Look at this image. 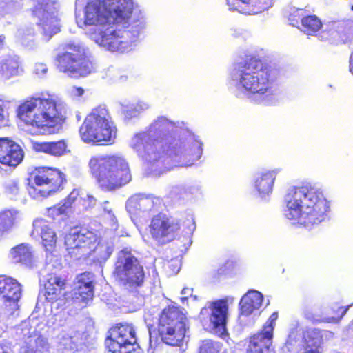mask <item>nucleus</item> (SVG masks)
Instances as JSON below:
<instances>
[{
  "label": "nucleus",
  "instance_id": "aec40b11",
  "mask_svg": "<svg viewBox=\"0 0 353 353\" xmlns=\"http://www.w3.org/2000/svg\"><path fill=\"white\" fill-rule=\"evenodd\" d=\"M0 293L9 303L11 310L19 309L18 302L21 296V288L15 279L6 275H0Z\"/></svg>",
  "mask_w": 353,
  "mask_h": 353
},
{
  "label": "nucleus",
  "instance_id": "72a5a7b5",
  "mask_svg": "<svg viewBox=\"0 0 353 353\" xmlns=\"http://www.w3.org/2000/svg\"><path fill=\"white\" fill-rule=\"evenodd\" d=\"M19 57L17 56H8L1 63V71L7 77H11L18 74Z\"/></svg>",
  "mask_w": 353,
  "mask_h": 353
},
{
  "label": "nucleus",
  "instance_id": "7ed1b4c3",
  "mask_svg": "<svg viewBox=\"0 0 353 353\" xmlns=\"http://www.w3.org/2000/svg\"><path fill=\"white\" fill-rule=\"evenodd\" d=\"M277 76L276 70L251 59L231 73L228 85L239 98L248 99L256 104L274 105L278 101Z\"/></svg>",
  "mask_w": 353,
  "mask_h": 353
},
{
  "label": "nucleus",
  "instance_id": "cd10ccee",
  "mask_svg": "<svg viewBox=\"0 0 353 353\" xmlns=\"http://www.w3.org/2000/svg\"><path fill=\"white\" fill-rule=\"evenodd\" d=\"M320 344L319 332L315 329H307L303 332V344L299 353H321Z\"/></svg>",
  "mask_w": 353,
  "mask_h": 353
},
{
  "label": "nucleus",
  "instance_id": "4c0bfd02",
  "mask_svg": "<svg viewBox=\"0 0 353 353\" xmlns=\"http://www.w3.org/2000/svg\"><path fill=\"white\" fill-rule=\"evenodd\" d=\"M10 104L11 106H13L14 108H17V117L21 119V108H22V103H20V101H16L15 100L13 101H2L0 99V123L3 121L5 119V114H4V110L3 107L6 106V104Z\"/></svg>",
  "mask_w": 353,
  "mask_h": 353
},
{
  "label": "nucleus",
  "instance_id": "a878e982",
  "mask_svg": "<svg viewBox=\"0 0 353 353\" xmlns=\"http://www.w3.org/2000/svg\"><path fill=\"white\" fill-rule=\"evenodd\" d=\"M319 39L321 41H330L332 43H339L345 42L347 37L345 35L344 23L342 22L332 21L323 26Z\"/></svg>",
  "mask_w": 353,
  "mask_h": 353
},
{
  "label": "nucleus",
  "instance_id": "b1692460",
  "mask_svg": "<svg viewBox=\"0 0 353 353\" xmlns=\"http://www.w3.org/2000/svg\"><path fill=\"white\" fill-rule=\"evenodd\" d=\"M279 168L265 170L256 174L254 179V188L261 198H265L272 193L274 181Z\"/></svg>",
  "mask_w": 353,
  "mask_h": 353
},
{
  "label": "nucleus",
  "instance_id": "c756f323",
  "mask_svg": "<svg viewBox=\"0 0 353 353\" xmlns=\"http://www.w3.org/2000/svg\"><path fill=\"white\" fill-rule=\"evenodd\" d=\"M57 349L62 353H70L77 350L79 336L74 332L62 331L57 337Z\"/></svg>",
  "mask_w": 353,
  "mask_h": 353
},
{
  "label": "nucleus",
  "instance_id": "9b49d317",
  "mask_svg": "<svg viewBox=\"0 0 353 353\" xmlns=\"http://www.w3.org/2000/svg\"><path fill=\"white\" fill-rule=\"evenodd\" d=\"M59 71L71 77L77 78L89 74L92 63L85 56V50L79 43L70 42L65 45V52L57 58Z\"/></svg>",
  "mask_w": 353,
  "mask_h": 353
},
{
  "label": "nucleus",
  "instance_id": "052dcab7",
  "mask_svg": "<svg viewBox=\"0 0 353 353\" xmlns=\"http://www.w3.org/2000/svg\"><path fill=\"white\" fill-rule=\"evenodd\" d=\"M83 0H77L76 1V5L78 3H81V2H83Z\"/></svg>",
  "mask_w": 353,
  "mask_h": 353
},
{
  "label": "nucleus",
  "instance_id": "79ce46f5",
  "mask_svg": "<svg viewBox=\"0 0 353 353\" xmlns=\"http://www.w3.org/2000/svg\"><path fill=\"white\" fill-rule=\"evenodd\" d=\"M139 205L140 207V212L150 211L154 208V199L150 196L140 194V201Z\"/></svg>",
  "mask_w": 353,
  "mask_h": 353
},
{
  "label": "nucleus",
  "instance_id": "f03ea898",
  "mask_svg": "<svg viewBox=\"0 0 353 353\" xmlns=\"http://www.w3.org/2000/svg\"><path fill=\"white\" fill-rule=\"evenodd\" d=\"M129 146L148 164L154 172L162 168L188 167L194 165L203 153L202 143L192 134L172 139L165 144L152 138L148 130L134 134Z\"/></svg>",
  "mask_w": 353,
  "mask_h": 353
},
{
  "label": "nucleus",
  "instance_id": "864d4df0",
  "mask_svg": "<svg viewBox=\"0 0 353 353\" xmlns=\"http://www.w3.org/2000/svg\"><path fill=\"white\" fill-rule=\"evenodd\" d=\"M192 289L185 288L182 290L181 294L185 296L192 295ZM188 296H184L181 298V301L183 302L185 299H187Z\"/></svg>",
  "mask_w": 353,
  "mask_h": 353
},
{
  "label": "nucleus",
  "instance_id": "13d9d810",
  "mask_svg": "<svg viewBox=\"0 0 353 353\" xmlns=\"http://www.w3.org/2000/svg\"><path fill=\"white\" fill-rule=\"evenodd\" d=\"M52 266H53V265L50 264V263H48L46 265V269L50 270Z\"/></svg>",
  "mask_w": 353,
  "mask_h": 353
},
{
  "label": "nucleus",
  "instance_id": "ea45409f",
  "mask_svg": "<svg viewBox=\"0 0 353 353\" xmlns=\"http://www.w3.org/2000/svg\"><path fill=\"white\" fill-rule=\"evenodd\" d=\"M102 208L105 212L106 218L110 220L112 229L116 230L117 228V219L113 213L111 204L108 201H105L102 204Z\"/></svg>",
  "mask_w": 353,
  "mask_h": 353
},
{
  "label": "nucleus",
  "instance_id": "6e6552de",
  "mask_svg": "<svg viewBox=\"0 0 353 353\" xmlns=\"http://www.w3.org/2000/svg\"><path fill=\"white\" fill-rule=\"evenodd\" d=\"M117 127L105 105H99L86 117L79 130L85 143H112L117 137Z\"/></svg>",
  "mask_w": 353,
  "mask_h": 353
},
{
  "label": "nucleus",
  "instance_id": "6ab92c4d",
  "mask_svg": "<svg viewBox=\"0 0 353 353\" xmlns=\"http://www.w3.org/2000/svg\"><path fill=\"white\" fill-rule=\"evenodd\" d=\"M94 275L91 272H84L77 277L73 290V301L80 307L87 306L94 296Z\"/></svg>",
  "mask_w": 353,
  "mask_h": 353
},
{
  "label": "nucleus",
  "instance_id": "a18cd8bd",
  "mask_svg": "<svg viewBox=\"0 0 353 353\" xmlns=\"http://www.w3.org/2000/svg\"><path fill=\"white\" fill-rule=\"evenodd\" d=\"M9 258L14 263L22 261V244H19L10 250Z\"/></svg>",
  "mask_w": 353,
  "mask_h": 353
},
{
  "label": "nucleus",
  "instance_id": "f3484780",
  "mask_svg": "<svg viewBox=\"0 0 353 353\" xmlns=\"http://www.w3.org/2000/svg\"><path fill=\"white\" fill-rule=\"evenodd\" d=\"M149 228L152 239L163 244L174 239L180 226L176 220L159 214L152 218Z\"/></svg>",
  "mask_w": 353,
  "mask_h": 353
},
{
  "label": "nucleus",
  "instance_id": "e433bc0d",
  "mask_svg": "<svg viewBox=\"0 0 353 353\" xmlns=\"http://www.w3.org/2000/svg\"><path fill=\"white\" fill-rule=\"evenodd\" d=\"M221 349L220 343L212 340H205L201 343L199 353H219Z\"/></svg>",
  "mask_w": 353,
  "mask_h": 353
},
{
  "label": "nucleus",
  "instance_id": "9d476101",
  "mask_svg": "<svg viewBox=\"0 0 353 353\" xmlns=\"http://www.w3.org/2000/svg\"><path fill=\"white\" fill-rule=\"evenodd\" d=\"M187 319L178 307L165 308L159 319L158 332L162 341L169 345L180 346L186 337Z\"/></svg>",
  "mask_w": 353,
  "mask_h": 353
},
{
  "label": "nucleus",
  "instance_id": "393cba45",
  "mask_svg": "<svg viewBox=\"0 0 353 353\" xmlns=\"http://www.w3.org/2000/svg\"><path fill=\"white\" fill-rule=\"evenodd\" d=\"M183 125L182 122H174L165 117L159 116L151 123L147 130L155 138L164 137L171 132H176Z\"/></svg>",
  "mask_w": 353,
  "mask_h": 353
},
{
  "label": "nucleus",
  "instance_id": "de8ad7c7",
  "mask_svg": "<svg viewBox=\"0 0 353 353\" xmlns=\"http://www.w3.org/2000/svg\"><path fill=\"white\" fill-rule=\"evenodd\" d=\"M229 10L238 11L237 8H248L249 0H226Z\"/></svg>",
  "mask_w": 353,
  "mask_h": 353
},
{
  "label": "nucleus",
  "instance_id": "6e6d98bb",
  "mask_svg": "<svg viewBox=\"0 0 353 353\" xmlns=\"http://www.w3.org/2000/svg\"><path fill=\"white\" fill-rule=\"evenodd\" d=\"M294 332H295L294 331H292L290 333L288 343H292L293 338H294Z\"/></svg>",
  "mask_w": 353,
  "mask_h": 353
},
{
  "label": "nucleus",
  "instance_id": "c9c22d12",
  "mask_svg": "<svg viewBox=\"0 0 353 353\" xmlns=\"http://www.w3.org/2000/svg\"><path fill=\"white\" fill-rule=\"evenodd\" d=\"M70 208V202H64L61 204L59 203L53 207L47 209L46 215L52 219H55L57 216L63 214L67 212V210Z\"/></svg>",
  "mask_w": 353,
  "mask_h": 353
},
{
  "label": "nucleus",
  "instance_id": "f704fd0d",
  "mask_svg": "<svg viewBox=\"0 0 353 353\" xmlns=\"http://www.w3.org/2000/svg\"><path fill=\"white\" fill-rule=\"evenodd\" d=\"M272 5V0H254L252 8H237L238 12L245 14H254L261 12Z\"/></svg>",
  "mask_w": 353,
  "mask_h": 353
},
{
  "label": "nucleus",
  "instance_id": "09e8293b",
  "mask_svg": "<svg viewBox=\"0 0 353 353\" xmlns=\"http://www.w3.org/2000/svg\"><path fill=\"white\" fill-rule=\"evenodd\" d=\"M33 72L39 78H43L47 72L48 68L46 64L42 63H37L34 65Z\"/></svg>",
  "mask_w": 353,
  "mask_h": 353
},
{
  "label": "nucleus",
  "instance_id": "c85d7f7f",
  "mask_svg": "<svg viewBox=\"0 0 353 353\" xmlns=\"http://www.w3.org/2000/svg\"><path fill=\"white\" fill-rule=\"evenodd\" d=\"M65 282L55 275H50L45 284L46 298L50 302H53L64 295L63 292Z\"/></svg>",
  "mask_w": 353,
  "mask_h": 353
},
{
  "label": "nucleus",
  "instance_id": "c03bdc74",
  "mask_svg": "<svg viewBox=\"0 0 353 353\" xmlns=\"http://www.w3.org/2000/svg\"><path fill=\"white\" fill-rule=\"evenodd\" d=\"M6 192L11 197H14L19 194L20 191L19 180H10L6 185Z\"/></svg>",
  "mask_w": 353,
  "mask_h": 353
},
{
  "label": "nucleus",
  "instance_id": "680f3d73",
  "mask_svg": "<svg viewBox=\"0 0 353 353\" xmlns=\"http://www.w3.org/2000/svg\"><path fill=\"white\" fill-rule=\"evenodd\" d=\"M351 9L353 10V4L351 6Z\"/></svg>",
  "mask_w": 353,
  "mask_h": 353
},
{
  "label": "nucleus",
  "instance_id": "0eeeda50",
  "mask_svg": "<svg viewBox=\"0 0 353 353\" xmlns=\"http://www.w3.org/2000/svg\"><path fill=\"white\" fill-rule=\"evenodd\" d=\"M92 231L72 228L65 236V246L68 255L74 259L86 257L93 253L99 262L106 261L113 252V244L105 240L99 241Z\"/></svg>",
  "mask_w": 353,
  "mask_h": 353
},
{
  "label": "nucleus",
  "instance_id": "603ef678",
  "mask_svg": "<svg viewBox=\"0 0 353 353\" xmlns=\"http://www.w3.org/2000/svg\"><path fill=\"white\" fill-rule=\"evenodd\" d=\"M350 306H348L347 308L343 309V307H341L339 309V312H340V316L339 317H332L331 319L332 322H339L341 319L345 314L346 312L347 311Z\"/></svg>",
  "mask_w": 353,
  "mask_h": 353
},
{
  "label": "nucleus",
  "instance_id": "7c9ffc66",
  "mask_svg": "<svg viewBox=\"0 0 353 353\" xmlns=\"http://www.w3.org/2000/svg\"><path fill=\"white\" fill-rule=\"evenodd\" d=\"M150 108V104L145 101H138L130 105H121V110L126 119L139 117Z\"/></svg>",
  "mask_w": 353,
  "mask_h": 353
},
{
  "label": "nucleus",
  "instance_id": "2f4dec72",
  "mask_svg": "<svg viewBox=\"0 0 353 353\" xmlns=\"http://www.w3.org/2000/svg\"><path fill=\"white\" fill-rule=\"evenodd\" d=\"M301 30L310 35H313L323 28L321 21L316 15H307L301 19Z\"/></svg>",
  "mask_w": 353,
  "mask_h": 353
},
{
  "label": "nucleus",
  "instance_id": "58836bf2",
  "mask_svg": "<svg viewBox=\"0 0 353 353\" xmlns=\"http://www.w3.org/2000/svg\"><path fill=\"white\" fill-rule=\"evenodd\" d=\"M140 194L131 196L126 202V210L131 214H137L140 212L139 207Z\"/></svg>",
  "mask_w": 353,
  "mask_h": 353
},
{
  "label": "nucleus",
  "instance_id": "5701e85b",
  "mask_svg": "<svg viewBox=\"0 0 353 353\" xmlns=\"http://www.w3.org/2000/svg\"><path fill=\"white\" fill-rule=\"evenodd\" d=\"M30 148L37 152H43L55 157L64 156L70 152L65 140L50 142L30 140Z\"/></svg>",
  "mask_w": 353,
  "mask_h": 353
},
{
  "label": "nucleus",
  "instance_id": "a211bd4d",
  "mask_svg": "<svg viewBox=\"0 0 353 353\" xmlns=\"http://www.w3.org/2000/svg\"><path fill=\"white\" fill-rule=\"evenodd\" d=\"M30 325V335L23 347V353H46L50 351V345L46 337L40 334L45 327L43 321L37 319L36 312H33L29 318Z\"/></svg>",
  "mask_w": 353,
  "mask_h": 353
},
{
  "label": "nucleus",
  "instance_id": "49530a36",
  "mask_svg": "<svg viewBox=\"0 0 353 353\" xmlns=\"http://www.w3.org/2000/svg\"><path fill=\"white\" fill-rule=\"evenodd\" d=\"M85 91L81 87L70 86L67 90V94L73 99H77L83 95Z\"/></svg>",
  "mask_w": 353,
  "mask_h": 353
},
{
  "label": "nucleus",
  "instance_id": "39448f33",
  "mask_svg": "<svg viewBox=\"0 0 353 353\" xmlns=\"http://www.w3.org/2000/svg\"><path fill=\"white\" fill-rule=\"evenodd\" d=\"M65 119V105L53 97H32L23 101V131L28 134H57Z\"/></svg>",
  "mask_w": 353,
  "mask_h": 353
},
{
  "label": "nucleus",
  "instance_id": "0e129e2a",
  "mask_svg": "<svg viewBox=\"0 0 353 353\" xmlns=\"http://www.w3.org/2000/svg\"><path fill=\"white\" fill-rule=\"evenodd\" d=\"M0 353H6V352H0Z\"/></svg>",
  "mask_w": 353,
  "mask_h": 353
},
{
  "label": "nucleus",
  "instance_id": "ddd939ff",
  "mask_svg": "<svg viewBox=\"0 0 353 353\" xmlns=\"http://www.w3.org/2000/svg\"><path fill=\"white\" fill-rule=\"evenodd\" d=\"M113 273L117 279L129 286L141 285L145 278L143 266L127 248L118 253Z\"/></svg>",
  "mask_w": 353,
  "mask_h": 353
},
{
  "label": "nucleus",
  "instance_id": "473e14b6",
  "mask_svg": "<svg viewBox=\"0 0 353 353\" xmlns=\"http://www.w3.org/2000/svg\"><path fill=\"white\" fill-rule=\"evenodd\" d=\"M19 212L15 210H8L0 213V234L10 230L18 215Z\"/></svg>",
  "mask_w": 353,
  "mask_h": 353
},
{
  "label": "nucleus",
  "instance_id": "f257e3e1",
  "mask_svg": "<svg viewBox=\"0 0 353 353\" xmlns=\"http://www.w3.org/2000/svg\"><path fill=\"white\" fill-rule=\"evenodd\" d=\"M76 21L95 43L119 53L135 48L145 25L143 12L132 0H90L82 15L76 13Z\"/></svg>",
  "mask_w": 353,
  "mask_h": 353
},
{
  "label": "nucleus",
  "instance_id": "bf43d9fd",
  "mask_svg": "<svg viewBox=\"0 0 353 353\" xmlns=\"http://www.w3.org/2000/svg\"><path fill=\"white\" fill-rule=\"evenodd\" d=\"M127 79V77L126 76H121L120 77V80L122 81H125Z\"/></svg>",
  "mask_w": 353,
  "mask_h": 353
},
{
  "label": "nucleus",
  "instance_id": "4d7b16f0",
  "mask_svg": "<svg viewBox=\"0 0 353 353\" xmlns=\"http://www.w3.org/2000/svg\"><path fill=\"white\" fill-rule=\"evenodd\" d=\"M4 40L5 37L3 35H0V48L3 45Z\"/></svg>",
  "mask_w": 353,
  "mask_h": 353
},
{
  "label": "nucleus",
  "instance_id": "37998d69",
  "mask_svg": "<svg viewBox=\"0 0 353 353\" xmlns=\"http://www.w3.org/2000/svg\"><path fill=\"white\" fill-rule=\"evenodd\" d=\"M23 265L32 268L36 262L35 258L31 250V248L23 244Z\"/></svg>",
  "mask_w": 353,
  "mask_h": 353
},
{
  "label": "nucleus",
  "instance_id": "423d86ee",
  "mask_svg": "<svg viewBox=\"0 0 353 353\" xmlns=\"http://www.w3.org/2000/svg\"><path fill=\"white\" fill-rule=\"evenodd\" d=\"M89 168L99 185L105 190L119 189L132 179L128 162L119 156L92 157Z\"/></svg>",
  "mask_w": 353,
  "mask_h": 353
},
{
  "label": "nucleus",
  "instance_id": "1a4fd4ad",
  "mask_svg": "<svg viewBox=\"0 0 353 353\" xmlns=\"http://www.w3.org/2000/svg\"><path fill=\"white\" fill-rule=\"evenodd\" d=\"M28 190L33 199L46 198L63 189L65 174L50 167L36 168L30 175Z\"/></svg>",
  "mask_w": 353,
  "mask_h": 353
},
{
  "label": "nucleus",
  "instance_id": "bb28decb",
  "mask_svg": "<svg viewBox=\"0 0 353 353\" xmlns=\"http://www.w3.org/2000/svg\"><path fill=\"white\" fill-rule=\"evenodd\" d=\"M33 228L32 234L35 232L40 234L43 246L47 251L51 250L57 242V236L54 231L43 219L34 221Z\"/></svg>",
  "mask_w": 353,
  "mask_h": 353
},
{
  "label": "nucleus",
  "instance_id": "e2e57ef3",
  "mask_svg": "<svg viewBox=\"0 0 353 353\" xmlns=\"http://www.w3.org/2000/svg\"><path fill=\"white\" fill-rule=\"evenodd\" d=\"M143 239L144 241H146V239H145L144 236H143Z\"/></svg>",
  "mask_w": 353,
  "mask_h": 353
},
{
  "label": "nucleus",
  "instance_id": "412c9836",
  "mask_svg": "<svg viewBox=\"0 0 353 353\" xmlns=\"http://www.w3.org/2000/svg\"><path fill=\"white\" fill-rule=\"evenodd\" d=\"M21 161L22 150L20 145L6 137H0V163L14 168Z\"/></svg>",
  "mask_w": 353,
  "mask_h": 353
},
{
  "label": "nucleus",
  "instance_id": "2eb2a0df",
  "mask_svg": "<svg viewBox=\"0 0 353 353\" xmlns=\"http://www.w3.org/2000/svg\"><path fill=\"white\" fill-rule=\"evenodd\" d=\"M137 341L134 328L126 323L110 329L105 344L110 353H141Z\"/></svg>",
  "mask_w": 353,
  "mask_h": 353
},
{
  "label": "nucleus",
  "instance_id": "8fccbe9b",
  "mask_svg": "<svg viewBox=\"0 0 353 353\" xmlns=\"http://www.w3.org/2000/svg\"><path fill=\"white\" fill-rule=\"evenodd\" d=\"M79 195V191L77 190H74L68 196V198L64 201V202H70V207L72 206V203L77 199Z\"/></svg>",
  "mask_w": 353,
  "mask_h": 353
},
{
  "label": "nucleus",
  "instance_id": "dca6fc26",
  "mask_svg": "<svg viewBox=\"0 0 353 353\" xmlns=\"http://www.w3.org/2000/svg\"><path fill=\"white\" fill-rule=\"evenodd\" d=\"M278 314L274 312L263 326L261 332L254 334L246 347L236 350V353H264L270 350L272 343L273 331Z\"/></svg>",
  "mask_w": 353,
  "mask_h": 353
},
{
  "label": "nucleus",
  "instance_id": "5fc2aeb1",
  "mask_svg": "<svg viewBox=\"0 0 353 353\" xmlns=\"http://www.w3.org/2000/svg\"><path fill=\"white\" fill-rule=\"evenodd\" d=\"M87 196H88L89 201L90 202L91 205H94L95 199L92 196L88 195Z\"/></svg>",
  "mask_w": 353,
  "mask_h": 353
},
{
  "label": "nucleus",
  "instance_id": "20e7f679",
  "mask_svg": "<svg viewBox=\"0 0 353 353\" xmlns=\"http://www.w3.org/2000/svg\"><path fill=\"white\" fill-rule=\"evenodd\" d=\"M285 203V217L308 229L324 221L330 211L329 201L322 192L311 185L290 188Z\"/></svg>",
  "mask_w": 353,
  "mask_h": 353
},
{
  "label": "nucleus",
  "instance_id": "4468645a",
  "mask_svg": "<svg viewBox=\"0 0 353 353\" xmlns=\"http://www.w3.org/2000/svg\"><path fill=\"white\" fill-rule=\"evenodd\" d=\"M228 305L227 301L221 299L208 302L200 312V318L204 328L221 337L227 336Z\"/></svg>",
  "mask_w": 353,
  "mask_h": 353
},
{
  "label": "nucleus",
  "instance_id": "a19ab883",
  "mask_svg": "<svg viewBox=\"0 0 353 353\" xmlns=\"http://www.w3.org/2000/svg\"><path fill=\"white\" fill-rule=\"evenodd\" d=\"M305 11L299 8H292L289 15V21L290 25L296 26L299 24V20L301 21L303 17H305Z\"/></svg>",
  "mask_w": 353,
  "mask_h": 353
},
{
  "label": "nucleus",
  "instance_id": "3c124183",
  "mask_svg": "<svg viewBox=\"0 0 353 353\" xmlns=\"http://www.w3.org/2000/svg\"><path fill=\"white\" fill-rule=\"evenodd\" d=\"M26 41V46L27 48L32 49L36 46V42L34 39H29L28 35H26V38L23 37V42Z\"/></svg>",
  "mask_w": 353,
  "mask_h": 353
},
{
  "label": "nucleus",
  "instance_id": "4be33fe9",
  "mask_svg": "<svg viewBox=\"0 0 353 353\" xmlns=\"http://www.w3.org/2000/svg\"><path fill=\"white\" fill-rule=\"evenodd\" d=\"M263 295L256 290L248 291L240 301V314L239 316L241 323L247 324V317L257 312L261 306Z\"/></svg>",
  "mask_w": 353,
  "mask_h": 353
},
{
  "label": "nucleus",
  "instance_id": "f8f14e48",
  "mask_svg": "<svg viewBox=\"0 0 353 353\" xmlns=\"http://www.w3.org/2000/svg\"><path fill=\"white\" fill-rule=\"evenodd\" d=\"M32 9L43 39L48 41L54 34L60 32L59 0H36Z\"/></svg>",
  "mask_w": 353,
  "mask_h": 353
}]
</instances>
